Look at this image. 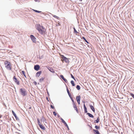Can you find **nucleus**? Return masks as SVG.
<instances>
[{
  "mask_svg": "<svg viewBox=\"0 0 134 134\" xmlns=\"http://www.w3.org/2000/svg\"><path fill=\"white\" fill-rule=\"evenodd\" d=\"M36 29L38 30L39 33L41 34H43L45 32L44 28L42 26L39 24L36 25Z\"/></svg>",
  "mask_w": 134,
  "mask_h": 134,
  "instance_id": "f257e3e1",
  "label": "nucleus"
},
{
  "mask_svg": "<svg viewBox=\"0 0 134 134\" xmlns=\"http://www.w3.org/2000/svg\"><path fill=\"white\" fill-rule=\"evenodd\" d=\"M61 58H62L61 60L63 62L64 61L66 63L68 64L69 63L70 61L69 60V59H70V58H67L63 55H62L61 56Z\"/></svg>",
  "mask_w": 134,
  "mask_h": 134,
  "instance_id": "f03ea898",
  "label": "nucleus"
},
{
  "mask_svg": "<svg viewBox=\"0 0 134 134\" xmlns=\"http://www.w3.org/2000/svg\"><path fill=\"white\" fill-rule=\"evenodd\" d=\"M20 92L21 95L23 96H25L27 94L24 88H21L20 90Z\"/></svg>",
  "mask_w": 134,
  "mask_h": 134,
  "instance_id": "7ed1b4c3",
  "label": "nucleus"
},
{
  "mask_svg": "<svg viewBox=\"0 0 134 134\" xmlns=\"http://www.w3.org/2000/svg\"><path fill=\"white\" fill-rule=\"evenodd\" d=\"M13 80L16 83L17 85H19V81L18 80L15 76H14L13 77Z\"/></svg>",
  "mask_w": 134,
  "mask_h": 134,
  "instance_id": "20e7f679",
  "label": "nucleus"
},
{
  "mask_svg": "<svg viewBox=\"0 0 134 134\" xmlns=\"http://www.w3.org/2000/svg\"><path fill=\"white\" fill-rule=\"evenodd\" d=\"M60 119L62 120V122L64 124L65 126L67 127L68 129L69 130V127L68 125L64 120L62 118H61Z\"/></svg>",
  "mask_w": 134,
  "mask_h": 134,
  "instance_id": "39448f33",
  "label": "nucleus"
},
{
  "mask_svg": "<svg viewBox=\"0 0 134 134\" xmlns=\"http://www.w3.org/2000/svg\"><path fill=\"white\" fill-rule=\"evenodd\" d=\"M30 37L32 41L34 43H36V38L35 37L32 35H31Z\"/></svg>",
  "mask_w": 134,
  "mask_h": 134,
  "instance_id": "423d86ee",
  "label": "nucleus"
},
{
  "mask_svg": "<svg viewBox=\"0 0 134 134\" xmlns=\"http://www.w3.org/2000/svg\"><path fill=\"white\" fill-rule=\"evenodd\" d=\"M5 67L8 70H11V65L10 64H8V65L5 66Z\"/></svg>",
  "mask_w": 134,
  "mask_h": 134,
  "instance_id": "0eeeda50",
  "label": "nucleus"
},
{
  "mask_svg": "<svg viewBox=\"0 0 134 134\" xmlns=\"http://www.w3.org/2000/svg\"><path fill=\"white\" fill-rule=\"evenodd\" d=\"M40 68V66L39 65H35L34 67V69L36 71H38L39 70Z\"/></svg>",
  "mask_w": 134,
  "mask_h": 134,
  "instance_id": "6e6552de",
  "label": "nucleus"
},
{
  "mask_svg": "<svg viewBox=\"0 0 134 134\" xmlns=\"http://www.w3.org/2000/svg\"><path fill=\"white\" fill-rule=\"evenodd\" d=\"M12 112L13 115L15 117L16 120H19V118H18V117H17L16 114L15 113L13 110H12Z\"/></svg>",
  "mask_w": 134,
  "mask_h": 134,
  "instance_id": "1a4fd4ad",
  "label": "nucleus"
},
{
  "mask_svg": "<svg viewBox=\"0 0 134 134\" xmlns=\"http://www.w3.org/2000/svg\"><path fill=\"white\" fill-rule=\"evenodd\" d=\"M60 77L66 83L67 82V80L63 76V75H61L60 76Z\"/></svg>",
  "mask_w": 134,
  "mask_h": 134,
  "instance_id": "9d476101",
  "label": "nucleus"
},
{
  "mask_svg": "<svg viewBox=\"0 0 134 134\" xmlns=\"http://www.w3.org/2000/svg\"><path fill=\"white\" fill-rule=\"evenodd\" d=\"M48 69L51 72H52L53 73H54V70L51 67H48Z\"/></svg>",
  "mask_w": 134,
  "mask_h": 134,
  "instance_id": "9b49d317",
  "label": "nucleus"
},
{
  "mask_svg": "<svg viewBox=\"0 0 134 134\" xmlns=\"http://www.w3.org/2000/svg\"><path fill=\"white\" fill-rule=\"evenodd\" d=\"M42 71H40L37 72L36 74V76H37L38 77L41 74V73Z\"/></svg>",
  "mask_w": 134,
  "mask_h": 134,
  "instance_id": "f8f14e48",
  "label": "nucleus"
},
{
  "mask_svg": "<svg viewBox=\"0 0 134 134\" xmlns=\"http://www.w3.org/2000/svg\"><path fill=\"white\" fill-rule=\"evenodd\" d=\"M90 108L94 112H95V109H94V108L91 105H90Z\"/></svg>",
  "mask_w": 134,
  "mask_h": 134,
  "instance_id": "ddd939ff",
  "label": "nucleus"
},
{
  "mask_svg": "<svg viewBox=\"0 0 134 134\" xmlns=\"http://www.w3.org/2000/svg\"><path fill=\"white\" fill-rule=\"evenodd\" d=\"M83 107H84V109L85 110V113H87V109L86 108V107L85 105V103H84V105H83Z\"/></svg>",
  "mask_w": 134,
  "mask_h": 134,
  "instance_id": "4468645a",
  "label": "nucleus"
},
{
  "mask_svg": "<svg viewBox=\"0 0 134 134\" xmlns=\"http://www.w3.org/2000/svg\"><path fill=\"white\" fill-rule=\"evenodd\" d=\"M87 115L89 116L91 118H93L94 117L93 116L92 114L89 113H87Z\"/></svg>",
  "mask_w": 134,
  "mask_h": 134,
  "instance_id": "2eb2a0df",
  "label": "nucleus"
},
{
  "mask_svg": "<svg viewBox=\"0 0 134 134\" xmlns=\"http://www.w3.org/2000/svg\"><path fill=\"white\" fill-rule=\"evenodd\" d=\"M93 131L95 132V134H99V132L98 130L93 129Z\"/></svg>",
  "mask_w": 134,
  "mask_h": 134,
  "instance_id": "dca6fc26",
  "label": "nucleus"
},
{
  "mask_svg": "<svg viewBox=\"0 0 134 134\" xmlns=\"http://www.w3.org/2000/svg\"><path fill=\"white\" fill-rule=\"evenodd\" d=\"M81 97L80 96H77L76 97V99L77 101H80Z\"/></svg>",
  "mask_w": 134,
  "mask_h": 134,
  "instance_id": "f3484780",
  "label": "nucleus"
},
{
  "mask_svg": "<svg viewBox=\"0 0 134 134\" xmlns=\"http://www.w3.org/2000/svg\"><path fill=\"white\" fill-rule=\"evenodd\" d=\"M67 91L70 97H71V95L70 94L69 90L67 88Z\"/></svg>",
  "mask_w": 134,
  "mask_h": 134,
  "instance_id": "a211bd4d",
  "label": "nucleus"
},
{
  "mask_svg": "<svg viewBox=\"0 0 134 134\" xmlns=\"http://www.w3.org/2000/svg\"><path fill=\"white\" fill-rule=\"evenodd\" d=\"M42 129L45 130V127L43 126V125H40L39 126Z\"/></svg>",
  "mask_w": 134,
  "mask_h": 134,
  "instance_id": "6ab92c4d",
  "label": "nucleus"
},
{
  "mask_svg": "<svg viewBox=\"0 0 134 134\" xmlns=\"http://www.w3.org/2000/svg\"><path fill=\"white\" fill-rule=\"evenodd\" d=\"M99 118L98 117L97 119L96 120H95L94 121V123H98L99 122Z\"/></svg>",
  "mask_w": 134,
  "mask_h": 134,
  "instance_id": "aec40b11",
  "label": "nucleus"
},
{
  "mask_svg": "<svg viewBox=\"0 0 134 134\" xmlns=\"http://www.w3.org/2000/svg\"><path fill=\"white\" fill-rule=\"evenodd\" d=\"M10 62L8 61H5L4 62V64L6 65H8V64H10Z\"/></svg>",
  "mask_w": 134,
  "mask_h": 134,
  "instance_id": "412c9836",
  "label": "nucleus"
},
{
  "mask_svg": "<svg viewBox=\"0 0 134 134\" xmlns=\"http://www.w3.org/2000/svg\"><path fill=\"white\" fill-rule=\"evenodd\" d=\"M82 39H83L87 43H89L88 41L86 40L85 39V38L84 37H82Z\"/></svg>",
  "mask_w": 134,
  "mask_h": 134,
  "instance_id": "4be33fe9",
  "label": "nucleus"
},
{
  "mask_svg": "<svg viewBox=\"0 0 134 134\" xmlns=\"http://www.w3.org/2000/svg\"><path fill=\"white\" fill-rule=\"evenodd\" d=\"M71 83L72 86H75V84L74 83V81L73 80H71Z\"/></svg>",
  "mask_w": 134,
  "mask_h": 134,
  "instance_id": "5701e85b",
  "label": "nucleus"
},
{
  "mask_svg": "<svg viewBox=\"0 0 134 134\" xmlns=\"http://www.w3.org/2000/svg\"><path fill=\"white\" fill-rule=\"evenodd\" d=\"M21 73H22L23 74V75H24V76L26 77V75H25V72L24 71H21Z\"/></svg>",
  "mask_w": 134,
  "mask_h": 134,
  "instance_id": "b1692460",
  "label": "nucleus"
},
{
  "mask_svg": "<svg viewBox=\"0 0 134 134\" xmlns=\"http://www.w3.org/2000/svg\"><path fill=\"white\" fill-rule=\"evenodd\" d=\"M76 88L78 90H79L80 89V86L79 85H77L76 86Z\"/></svg>",
  "mask_w": 134,
  "mask_h": 134,
  "instance_id": "393cba45",
  "label": "nucleus"
},
{
  "mask_svg": "<svg viewBox=\"0 0 134 134\" xmlns=\"http://www.w3.org/2000/svg\"><path fill=\"white\" fill-rule=\"evenodd\" d=\"M33 10L34 12H36L38 13H40L42 12L41 11H39L34 10V9H33Z\"/></svg>",
  "mask_w": 134,
  "mask_h": 134,
  "instance_id": "a878e982",
  "label": "nucleus"
},
{
  "mask_svg": "<svg viewBox=\"0 0 134 134\" xmlns=\"http://www.w3.org/2000/svg\"><path fill=\"white\" fill-rule=\"evenodd\" d=\"M44 79V78H41L40 79H39V81L40 82H42V81H43Z\"/></svg>",
  "mask_w": 134,
  "mask_h": 134,
  "instance_id": "bb28decb",
  "label": "nucleus"
},
{
  "mask_svg": "<svg viewBox=\"0 0 134 134\" xmlns=\"http://www.w3.org/2000/svg\"><path fill=\"white\" fill-rule=\"evenodd\" d=\"M52 16L54 18H56L57 19H58L59 18V17L58 16H57L56 15H52Z\"/></svg>",
  "mask_w": 134,
  "mask_h": 134,
  "instance_id": "cd10ccee",
  "label": "nucleus"
},
{
  "mask_svg": "<svg viewBox=\"0 0 134 134\" xmlns=\"http://www.w3.org/2000/svg\"><path fill=\"white\" fill-rule=\"evenodd\" d=\"M73 107L74 108L77 107L76 106V105L75 103H73Z\"/></svg>",
  "mask_w": 134,
  "mask_h": 134,
  "instance_id": "c85d7f7f",
  "label": "nucleus"
},
{
  "mask_svg": "<svg viewBox=\"0 0 134 134\" xmlns=\"http://www.w3.org/2000/svg\"><path fill=\"white\" fill-rule=\"evenodd\" d=\"M71 76L72 78L73 79L75 80L76 81V80L74 76L72 75V74H71Z\"/></svg>",
  "mask_w": 134,
  "mask_h": 134,
  "instance_id": "c756f323",
  "label": "nucleus"
},
{
  "mask_svg": "<svg viewBox=\"0 0 134 134\" xmlns=\"http://www.w3.org/2000/svg\"><path fill=\"white\" fill-rule=\"evenodd\" d=\"M95 127L97 129H99L100 128L99 127L97 126H96Z\"/></svg>",
  "mask_w": 134,
  "mask_h": 134,
  "instance_id": "7c9ffc66",
  "label": "nucleus"
},
{
  "mask_svg": "<svg viewBox=\"0 0 134 134\" xmlns=\"http://www.w3.org/2000/svg\"><path fill=\"white\" fill-rule=\"evenodd\" d=\"M73 29L74 30V32H75L76 33H78L79 32H77V31L76 30L75 28L74 27L73 28Z\"/></svg>",
  "mask_w": 134,
  "mask_h": 134,
  "instance_id": "2f4dec72",
  "label": "nucleus"
},
{
  "mask_svg": "<svg viewBox=\"0 0 134 134\" xmlns=\"http://www.w3.org/2000/svg\"><path fill=\"white\" fill-rule=\"evenodd\" d=\"M130 95L134 99V94L132 93H130Z\"/></svg>",
  "mask_w": 134,
  "mask_h": 134,
  "instance_id": "473e14b6",
  "label": "nucleus"
},
{
  "mask_svg": "<svg viewBox=\"0 0 134 134\" xmlns=\"http://www.w3.org/2000/svg\"><path fill=\"white\" fill-rule=\"evenodd\" d=\"M70 98H71V100L73 102V104L74 103H75L74 101V100L72 98V97H70Z\"/></svg>",
  "mask_w": 134,
  "mask_h": 134,
  "instance_id": "72a5a7b5",
  "label": "nucleus"
},
{
  "mask_svg": "<svg viewBox=\"0 0 134 134\" xmlns=\"http://www.w3.org/2000/svg\"><path fill=\"white\" fill-rule=\"evenodd\" d=\"M75 110L77 112V113H78V109H77V107H76L75 108H74Z\"/></svg>",
  "mask_w": 134,
  "mask_h": 134,
  "instance_id": "f704fd0d",
  "label": "nucleus"
},
{
  "mask_svg": "<svg viewBox=\"0 0 134 134\" xmlns=\"http://www.w3.org/2000/svg\"><path fill=\"white\" fill-rule=\"evenodd\" d=\"M53 114L55 116H56L57 115V113L55 111L53 112Z\"/></svg>",
  "mask_w": 134,
  "mask_h": 134,
  "instance_id": "c9c22d12",
  "label": "nucleus"
},
{
  "mask_svg": "<svg viewBox=\"0 0 134 134\" xmlns=\"http://www.w3.org/2000/svg\"><path fill=\"white\" fill-rule=\"evenodd\" d=\"M51 107L52 108L54 109V107L52 105H50Z\"/></svg>",
  "mask_w": 134,
  "mask_h": 134,
  "instance_id": "e433bc0d",
  "label": "nucleus"
},
{
  "mask_svg": "<svg viewBox=\"0 0 134 134\" xmlns=\"http://www.w3.org/2000/svg\"><path fill=\"white\" fill-rule=\"evenodd\" d=\"M34 83L35 85H36L37 83L36 81H34Z\"/></svg>",
  "mask_w": 134,
  "mask_h": 134,
  "instance_id": "4c0bfd02",
  "label": "nucleus"
},
{
  "mask_svg": "<svg viewBox=\"0 0 134 134\" xmlns=\"http://www.w3.org/2000/svg\"><path fill=\"white\" fill-rule=\"evenodd\" d=\"M37 120L38 121V123H39L40 122L39 120L38 119H37Z\"/></svg>",
  "mask_w": 134,
  "mask_h": 134,
  "instance_id": "58836bf2",
  "label": "nucleus"
},
{
  "mask_svg": "<svg viewBox=\"0 0 134 134\" xmlns=\"http://www.w3.org/2000/svg\"><path fill=\"white\" fill-rule=\"evenodd\" d=\"M60 25V24L59 23H58L57 24V26H59Z\"/></svg>",
  "mask_w": 134,
  "mask_h": 134,
  "instance_id": "ea45409f",
  "label": "nucleus"
},
{
  "mask_svg": "<svg viewBox=\"0 0 134 134\" xmlns=\"http://www.w3.org/2000/svg\"><path fill=\"white\" fill-rule=\"evenodd\" d=\"M78 104H80V101H77Z\"/></svg>",
  "mask_w": 134,
  "mask_h": 134,
  "instance_id": "a19ab883",
  "label": "nucleus"
},
{
  "mask_svg": "<svg viewBox=\"0 0 134 134\" xmlns=\"http://www.w3.org/2000/svg\"><path fill=\"white\" fill-rule=\"evenodd\" d=\"M38 125H39V126H40V125H41V124L40 122L39 123H38Z\"/></svg>",
  "mask_w": 134,
  "mask_h": 134,
  "instance_id": "79ce46f5",
  "label": "nucleus"
},
{
  "mask_svg": "<svg viewBox=\"0 0 134 134\" xmlns=\"http://www.w3.org/2000/svg\"><path fill=\"white\" fill-rule=\"evenodd\" d=\"M57 116H58V117H60V116H59V115H57Z\"/></svg>",
  "mask_w": 134,
  "mask_h": 134,
  "instance_id": "37998d69",
  "label": "nucleus"
},
{
  "mask_svg": "<svg viewBox=\"0 0 134 134\" xmlns=\"http://www.w3.org/2000/svg\"><path fill=\"white\" fill-rule=\"evenodd\" d=\"M1 116H2L0 114V118H1Z\"/></svg>",
  "mask_w": 134,
  "mask_h": 134,
  "instance_id": "c03bdc74",
  "label": "nucleus"
},
{
  "mask_svg": "<svg viewBox=\"0 0 134 134\" xmlns=\"http://www.w3.org/2000/svg\"><path fill=\"white\" fill-rule=\"evenodd\" d=\"M29 109H31V107H30L29 108Z\"/></svg>",
  "mask_w": 134,
  "mask_h": 134,
  "instance_id": "a18cd8bd",
  "label": "nucleus"
},
{
  "mask_svg": "<svg viewBox=\"0 0 134 134\" xmlns=\"http://www.w3.org/2000/svg\"><path fill=\"white\" fill-rule=\"evenodd\" d=\"M46 98H47V99L48 100V98L47 97Z\"/></svg>",
  "mask_w": 134,
  "mask_h": 134,
  "instance_id": "49530a36",
  "label": "nucleus"
},
{
  "mask_svg": "<svg viewBox=\"0 0 134 134\" xmlns=\"http://www.w3.org/2000/svg\"><path fill=\"white\" fill-rule=\"evenodd\" d=\"M79 1H82V0H79Z\"/></svg>",
  "mask_w": 134,
  "mask_h": 134,
  "instance_id": "de8ad7c7",
  "label": "nucleus"
},
{
  "mask_svg": "<svg viewBox=\"0 0 134 134\" xmlns=\"http://www.w3.org/2000/svg\"><path fill=\"white\" fill-rule=\"evenodd\" d=\"M99 134H100V133H99Z\"/></svg>",
  "mask_w": 134,
  "mask_h": 134,
  "instance_id": "09e8293b",
  "label": "nucleus"
}]
</instances>
